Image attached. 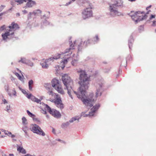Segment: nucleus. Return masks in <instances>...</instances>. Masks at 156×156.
<instances>
[{
  "mask_svg": "<svg viewBox=\"0 0 156 156\" xmlns=\"http://www.w3.org/2000/svg\"><path fill=\"white\" fill-rule=\"evenodd\" d=\"M61 55L58 54V56L55 57V56L53 57H51L49 58V59H48V60H45V61L44 62H41V65L42 66V67L44 69H46L48 67V64H47V62H48V61L49 60H52L53 59H58L60 58V55Z\"/></svg>",
  "mask_w": 156,
  "mask_h": 156,
  "instance_id": "obj_10",
  "label": "nucleus"
},
{
  "mask_svg": "<svg viewBox=\"0 0 156 156\" xmlns=\"http://www.w3.org/2000/svg\"><path fill=\"white\" fill-rule=\"evenodd\" d=\"M34 101L35 102L37 103H41V100L37 98H36Z\"/></svg>",
  "mask_w": 156,
  "mask_h": 156,
  "instance_id": "obj_31",
  "label": "nucleus"
},
{
  "mask_svg": "<svg viewBox=\"0 0 156 156\" xmlns=\"http://www.w3.org/2000/svg\"><path fill=\"white\" fill-rule=\"evenodd\" d=\"M17 151L20 153H22L23 154H26V151L21 146H18L17 148Z\"/></svg>",
  "mask_w": 156,
  "mask_h": 156,
  "instance_id": "obj_17",
  "label": "nucleus"
},
{
  "mask_svg": "<svg viewBox=\"0 0 156 156\" xmlns=\"http://www.w3.org/2000/svg\"><path fill=\"white\" fill-rule=\"evenodd\" d=\"M15 2L18 3L19 4H21L23 3V0H15Z\"/></svg>",
  "mask_w": 156,
  "mask_h": 156,
  "instance_id": "obj_33",
  "label": "nucleus"
},
{
  "mask_svg": "<svg viewBox=\"0 0 156 156\" xmlns=\"http://www.w3.org/2000/svg\"><path fill=\"white\" fill-rule=\"evenodd\" d=\"M90 43V41L89 40H87L86 41H85L84 42V44L85 45V46H86L88 44H89Z\"/></svg>",
  "mask_w": 156,
  "mask_h": 156,
  "instance_id": "obj_29",
  "label": "nucleus"
},
{
  "mask_svg": "<svg viewBox=\"0 0 156 156\" xmlns=\"http://www.w3.org/2000/svg\"><path fill=\"white\" fill-rule=\"evenodd\" d=\"M1 133V132L0 131V134Z\"/></svg>",
  "mask_w": 156,
  "mask_h": 156,
  "instance_id": "obj_54",
  "label": "nucleus"
},
{
  "mask_svg": "<svg viewBox=\"0 0 156 156\" xmlns=\"http://www.w3.org/2000/svg\"><path fill=\"white\" fill-rule=\"evenodd\" d=\"M51 83L52 87L54 88L60 84L58 80L55 78H54L52 80Z\"/></svg>",
  "mask_w": 156,
  "mask_h": 156,
  "instance_id": "obj_15",
  "label": "nucleus"
},
{
  "mask_svg": "<svg viewBox=\"0 0 156 156\" xmlns=\"http://www.w3.org/2000/svg\"><path fill=\"white\" fill-rule=\"evenodd\" d=\"M43 111L44 114H46V112L45 111H44L43 110Z\"/></svg>",
  "mask_w": 156,
  "mask_h": 156,
  "instance_id": "obj_49",
  "label": "nucleus"
},
{
  "mask_svg": "<svg viewBox=\"0 0 156 156\" xmlns=\"http://www.w3.org/2000/svg\"><path fill=\"white\" fill-rule=\"evenodd\" d=\"M113 3L109 6V10L111 13L114 15L119 16L121 15L115 7L123 6V2L122 0H113Z\"/></svg>",
  "mask_w": 156,
  "mask_h": 156,
  "instance_id": "obj_5",
  "label": "nucleus"
},
{
  "mask_svg": "<svg viewBox=\"0 0 156 156\" xmlns=\"http://www.w3.org/2000/svg\"><path fill=\"white\" fill-rule=\"evenodd\" d=\"M155 16H156V15H155L151 14L150 15V16L149 17V20H151L153 19H154L155 18Z\"/></svg>",
  "mask_w": 156,
  "mask_h": 156,
  "instance_id": "obj_32",
  "label": "nucleus"
},
{
  "mask_svg": "<svg viewBox=\"0 0 156 156\" xmlns=\"http://www.w3.org/2000/svg\"><path fill=\"white\" fill-rule=\"evenodd\" d=\"M7 91L8 92V94L10 96H16V93L14 89H13V90H7Z\"/></svg>",
  "mask_w": 156,
  "mask_h": 156,
  "instance_id": "obj_16",
  "label": "nucleus"
},
{
  "mask_svg": "<svg viewBox=\"0 0 156 156\" xmlns=\"http://www.w3.org/2000/svg\"><path fill=\"white\" fill-rule=\"evenodd\" d=\"M152 25L153 26H156V19L153 22Z\"/></svg>",
  "mask_w": 156,
  "mask_h": 156,
  "instance_id": "obj_36",
  "label": "nucleus"
},
{
  "mask_svg": "<svg viewBox=\"0 0 156 156\" xmlns=\"http://www.w3.org/2000/svg\"><path fill=\"white\" fill-rule=\"evenodd\" d=\"M3 101L4 104L7 103V102L6 100L5 99H4V100H3Z\"/></svg>",
  "mask_w": 156,
  "mask_h": 156,
  "instance_id": "obj_40",
  "label": "nucleus"
},
{
  "mask_svg": "<svg viewBox=\"0 0 156 156\" xmlns=\"http://www.w3.org/2000/svg\"><path fill=\"white\" fill-rule=\"evenodd\" d=\"M27 114L29 115V116H30V117H33L34 116H35V115H33L32 113H31L28 110H27Z\"/></svg>",
  "mask_w": 156,
  "mask_h": 156,
  "instance_id": "obj_28",
  "label": "nucleus"
},
{
  "mask_svg": "<svg viewBox=\"0 0 156 156\" xmlns=\"http://www.w3.org/2000/svg\"><path fill=\"white\" fill-rule=\"evenodd\" d=\"M33 84V81L32 80H31L29 81L28 83L29 84V90H32V86Z\"/></svg>",
  "mask_w": 156,
  "mask_h": 156,
  "instance_id": "obj_21",
  "label": "nucleus"
},
{
  "mask_svg": "<svg viewBox=\"0 0 156 156\" xmlns=\"http://www.w3.org/2000/svg\"><path fill=\"white\" fill-rule=\"evenodd\" d=\"M45 86V89L47 92V93L49 95L53 97L55 96L56 99H52L51 101L54 102L56 106L60 109H63L64 108V105L62 103L61 98L58 94L54 93L52 91V89L50 87V85L46 84Z\"/></svg>",
  "mask_w": 156,
  "mask_h": 156,
  "instance_id": "obj_2",
  "label": "nucleus"
},
{
  "mask_svg": "<svg viewBox=\"0 0 156 156\" xmlns=\"http://www.w3.org/2000/svg\"><path fill=\"white\" fill-rule=\"evenodd\" d=\"M95 38L98 41L99 40V38L97 36H95Z\"/></svg>",
  "mask_w": 156,
  "mask_h": 156,
  "instance_id": "obj_42",
  "label": "nucleus"
},
{
  "mask_svg": "<svg viewBox=\"0 0 156 156\" xmlns=\"http://www.w3.org/2000/svg\"><path fill=\"white\" fill-rule=\"evenodd\" d=\"M79 118H78L77 117H75L74 118H73L71 119H70V120H69V122H73L74 121H75L77 120H78Z\"/></svg>",
  "mask_w": 156,
  "mask_h": 156,
  "instance_id": "obj_23",
  "label": "nucleus"
},
{
  "mask_svg": "<svg viewBox=\"0 0 156 156\" xmlns=\"http://www.w3.org/2000/svg\"><path fill=\"white\" fill-rule=\"evenodd\" d=\"M25 156H32L29 154H27V155H25Z\"/></svg>",
  "mask_w": 156,
  "mask_h": 156,
  "instance_id": "obj_46",
  "label": "nucleus"
},
{
  "mask_svg": "<svg viewBox=\"0 0 156 156\" xmlns=\"http://www.w3.org/2000/svg\"><path fill=\"white\" fill-rule=\"evenodd\" d=\"M8 29L9 28H7V27H6V26L5 25H3L2 26H1V27H0V31H3V30H4L5 29Z\"/></svg>",
  "mask_w": 156,
  "mask_h": 156,
  "instance_id": "obj_27",
  "label": "nucleus"
},
{
  "mask_svg": "<svg viewBox=\"0 0 156 156\" xmlns=\"http://www.w3.org/2000/svg\"><path fill=\"white\" fill-rule=\"evenodd\" d=\"M92 8H87L84 9L82 12V16L83 18L85 19L92 16Z\"/></svg>",
  "mask_w": 156,
  "mask_h": 156,
  "instance_id": "obj_9",
  "label": "nucleus"
},
{
  "mask_svg": "<svg viewBox=\"0 0 156 156\" xmlns=\"http://www.w3.org/2000/svg\"><path fill=\"white\" fill-rule=\"evenodd\" d=\"M62 61L61 62V65H63V66H62L61 67L63 69V68H64L65 66L64 65H65V64H66L67 63V59H64L63 60H62Z\"/></svg>",
  "mask_w": 156,
  "mask_h": 156,
  "instance_id": "obj_18",
  "label": "nucleus"
},
{
  "mask_svg": "<svg viewBox=\"0 0 156 156\" xmlns=\"http://www.w3.org/2000/svg\"><path fill=\"white\" fill-rule=\"evenodd\" d=\"M22 122L24 124H27V120L24 117L22 118Z\"/></svg>",
  "mask_w": 156,
  "mask_h": 156,
  "instance_id": "obj_26",
  "label": "nucleus"
},
{
  "mask_svg": "<svg viewBox=\"0 0 156 156\" xmlns=\"http://www.w3.org/2000/svg\"><path fill=\"white\" fill-rule=\"evenodd\" d=\"M102 85V84L101 83V84H97L96 85L97 88L96 91L95 93V97L96 98L100 97L101 95V90Z\"/></svg>",
  "mask_w": 156,
  "mask_h": 156,
  "instance_id": "obj_11",
  "label": "nucleus"
},
{
  "mask_svg": "<svg viewBox=\"0 0 156 156\" xmlns=\"http://www.w3.org/2000/svg\"><path fill=\"white\" fill-rule=\"evenodd\" d=\"M44 108L54 117L57 118L60 117L61 115L59 112L55 109H51L47 105H44Z\"/></svg>",
  "mask_w": 156,
  "mask_h": 156,
  "instance_id": "obj_8",
  "label": "nucleus"
},
{
  "mask_svg": "<svg viewBox=\"0 0 156 156\" xmlns=\"http://www.w3.org/2000/svg\"><path fill=\"white\" fill-rule=\"evenodd\" d=\"M76 0H72V1H70L68 2V5L70 4L71 3H72V2H73L76 1Z\"/></svg>",
  "mask_w": 156,
  "mask_h": 156,
  "instance_id": "obj_41",
  "label": "nucleus"
},
{
  "mask_svg": "<svg viewBox=\"0 0 156 156\" xmlns=\"http://www.w3.org/2000/svg\"><path fill=\"white\" fill-rule=\"evenodd\" d=\"M155 31L156 32V29L155 30Z\"/></svg>",
  "mask_w": 156,
  "mask_h": 156,
  "instance_id": "obj_55",
  "label": "nucleus"
},
{
  "mask_svg": "<svg viewBox=\"0 0 156 156\" xmlns=\"http://www.w3.org/2000/svg\"><path fill=\"white\" fill-rule=\"evenodd\" d=\"M20 15V13H16V16H19Z\"/></svg>",
  "mask_w": 156,
  "mask_h": 156,
  "instance_id": "obj_47",
  "label": "nucleus"
},
{
  "mask_svg": "<svg viewBox=\"0 0 156 156\" xmlns=\"http://www.w3.org/2000/svg\"><path fill=\"white\" fill-rule=\"evenodd\" d=\"M58 141H61V140H60V139H58Z\"/></svg>",
  "mask_w": 156,
  "mask_h": 156,
  "instance_id": "obj_52",
  "label": "nucleus"
},
{
  "mask_svg": "<svg viewBox=\"0 0 156 156\" xmlns=\"http://www.w3.org/2000/svg\"><path fill=\"white\" fill-rule=\"evenodd\" d=\"M33 65V63H32V65H31V66H32Z\"/></svg>",
  "mask_w": 156,
  "mask_h": 156,
  "instance_id": "obj_53",
  "label": "nucleus"
},
{
  "mask_svg": "<svg viewBox=\"0 0 156 156\" xmlns=\"http://www.w3.org/2000/svg\"><path fill=\"white\" fill-rule=\"evenodd\" d=\"M26 96L28 98L30 99L33 101H34L36 98L33 96L31 94H27Z\"/></svg>",
  "mask_w": 156,
  "mask_h": 156,
  "instance_id": "obj_20",
  "label": "nucleus"
},
{
  "mask_svg": "<svg viewBox=\"0 0 156 156\" xmlns=\"http://www.w3.org/2000/svg\"><path fill=\"white\" fill-rule=\"evenodd\" d=\"M28 61L25 58H21V60L19 61V62H21L23 63L27 64Z\"/></svg>",
  "mask_w": 156,
  "mask_h": 156,
  "instance_id": "obj_22",
  "label": "nucleus"
},
{
  "mask_svg": "<svg viewBox=\"0 0 156 156\" xmlns=\"http://www.w3.org/2000/svg\"><path fill=\"white\" fill-rule=\"evenodd\" d=\"M18 77V79L21 81L23 80V79L22 78L21 76L20 75V74L17 73H16L15 74Z\"/></svg>",
  "mask_w": 156,
  "mask_h": 156,
  "instance_id": "obj_25",
  "label": "nucleus"
},
{
  "mask_svg": "<svg viewBox=\"0 0 156 156\" xmlns=\"http://www.w3.org/2000/svg\"><path fill=\"white\" fill-rule=\"evenodd\" d=\"M54 88L58 93L62 94H64L65 92L61 84H59Z\"/></svg>",
  "mask_w": 156,
  "mask_h": 156,
  "instance_id": "obj_13",
  "label": "nucleus"
},
{
  "mask_svg": "<svg viewBox=\"0 0 156 156\" xmlns=\"http://www.w3.org/2000/svg\"><path fill=\"white\" fill-rule=\"evenodd\" d=\"M54 131H55V129H54V128H52V132H53V133H55V132H54Z\"/></svg>",
  "mask_w": 156,
  "mask_h": 156,
  "instance_id": "obj_45",
  "label": "nucleus"
},
{
  "mask_svg": "<svg viewBox=\"0 0 156 156\" xmlns=\"http://www.w3.org/2000/svg\"><path fill=\"white\" fill-rule=\"evenodd\" d=\"M8 134H9L8 135L9 136L11 135L12 137H14V135H12V133L11 132L9 133Z\"/></svg>",
  "mask_w": 156,
  "mask_h": 156,
  "instance_id": "obj_37",
  "label": "nucleus"
},
{
  "mask_svg": "<svg viewBox=\"0 0 156 156\" xmlns=\"http://www.w3.org/2000/svg\"><path fill=\"white\" fill-rule=\"evenodd\" d=\"M30 129L31 131L34 133L43 136L45 135V133L41 128L36 124L31 125Z\"/></svg>",
  "mask_w": 156,
  "mask_h": 156,
  "instance_id": "obj_7",
  "label": "nucleus"
},
{
  "mask_svg": "<svg viewBox=\"0 0 156 156\" xmlns=\"http://www.w3.org/2000/svg\"><path fill=\"white\" fill-rule=\"evenodd\" d=\"M77 72L80 73V81L79 83L80 85L77 92L74 91V93L76 95L78 98H80L83 103L87 106L91 107L93 105L92 102L95 101L93 98V95L92 94H90L87 98H85L86 90L88 89L89 87V82L90 80V76H88L85 72L81 69L77 71Z\"/></svg>",
  "mask_w": 156,
  "mask_h": 156,
  "instance_id": "obj_1",
  "label": "nucleus"
},
{
  "mask_svg": "<svg viewBox=\"0 0 156 156\" xmlns=\"http://www.w3.org/2000/svg\"><path fill=\"white\" fill-rule=\"evenodd\" d=\"M100 107L99 104L94 106L91 109L90 112L88 115L89 116H92L94 115V112L97 111Z\"/></svg>",
  "mask_w": 156,
  "mask_h": 156,
  "instance_id": "obj_12",
  "label": "nucleus"
},
{
  "mask_svg": "<svg viewBox=\"0 0 156 156\" xmlns=\"http://www.w3.org/2000/svg\"><path fill=\"white\" fill-rule=\"evenodd\" d=\"M9 156H14V155L12 154H10L9 155Z\"/></svg>",
  "mask_w": 156,
  "mask_h": 156,
  "instance_id": "obj_48",
  "label": "nucleus"
},
{
  "mask_svg": "<svg viewBox=\"0 0 156 156\" xmlns=\"http://www.w3.org/2000/svg\"><path fill=\"white\" fill-rule=\"evenodd\" d=\"M137 16H135V17H134V18L136 19H137V18H138V17H137Z\"/></svg>",
  "mask_w": 156,
  "mask_h": 156,
  "instance_id": "obj_50",
  "label": "nucleus"
},
{
  "mask_svg": "<svg viewBox=\"0 0 156 156\" xmlns=\"http://www.w3.org/2000/svg\"><path fill=\"white\" fill-rule=\"evenodd\" d=\"M22 91L23 93V94H26V95H27V92H26V91L25 90H22Z\"/></svg>",
  "mask_w": 156,
  "mask_h": 156,
  "instance_id": "obj_39",
  "label": "nucleus"
},
{
  "mask_svg": "<svg viewBox=\"0 0 156 156\" xmlns=\"http://www.w3.org/2000/svg\"><path fill=\"white\" fill-rule=\"evenodd\" d=\"M41 11L39 9H38L35 11H34L33 12L31 13V14H33L35 15H38L41 14Z\"/></svg>",
  "mask_w": 156,
  "mask_h": 156,
  "instance_id": "obj_19",
  "label": "nucleus"
},
{
  "mask_svg": "<svg viewBox=\"0 0 156 156\" xmlns=\"http://www.w3.org/2000/svg\"><path fill=\"white\" fill-rule=\"evenodd\" d=\"M8 28L9 29H7L6 31L2 34V37L4 41H6L7 39H9V37L13 35L14 34L15 31L19 29V27L17 24L13 22L11 25L7 27V28Z\"/></svg>",
  "mask_w": 156,
  "mask_h": 156,
  "instance_id": "obj_3",
  "label": "nucleus"
},
{
  "mask_svg": "<svg viewBox=\"0 0 156 156\" xmlns=\"http://www.w3.org/2000/svg\"><path fill=\"white\" fill-rule=\"evenodd\" d=\"M71 48H69L68 49H67L66 50V51L65 52V53L66 54L68 52H69V54L70 55H71L72 53L71 51Z\"/></svg>",
  "mask_w": 156,
  "mask_h": 156,
  "instance_id": "obj_24",
  "label": "nucleus"
},
{
  "mask_svg": "<svg viewBox=\"0 0 156 156\" xmlns=\"http://www.w3.org/2000/svg\"><path fill=\"white\" fill-rule=\"evenodd\" d=\"M77 62V61L76 60H73V61L72 62V64L73 65H74L75 64H74V62Z\"/></svg>",
  "mask_w": 156,
  "mask_h": 156,
  "instance_id": "obj_38",
  "label": "nucleus"
},
{
  "mask_svg": "<svg viewBox=\"0 0 156 156\" xmlns=\"http://www.w3.org/2000/svg\"><path fill=\"white\" fill-rule=\"evenodd\" d=\"M129 1L131 2H133L136 1V0H128Z\"/></svg>",
  "mask_w": 156,
  "mask_h": 156,
  "instance_id": "obj_44",
  "label": "nucleus"
},
{
  "mask_svg": "<svg viewBox=\"0 0 156 156\" xmlns=\"http://www.w3.org/2000/svg\"><path fill=\"white\" fill-rule=\"evenodd\" d=\"M2 15H3L2 13H0V16H2Z\"/></svg>",
  "mask_w": 156,
  "mask_h": 156,
  "instance_id": "obj_51",
  "label": "nucleus"
},
{
  "mask_svg": "<svg viewBox=\"0 0 156 156\" xmlns=\"http://www.w3.org/2000/svg\"><path fill=\"white\" fill-rule=\"evenodd\" d=\"M75 44V42H74V44H72L70 45V47L69 48H72L71 49V50L72 49H74V44Z\"/></svg>",
  "mask_w": 156,
  "mask_h": 156,
  "instance_id": "obj_35",
  "label": "nucleus"
},
{
  "mask_svg": "<svg viewBox=\"0 0 156 156\" xmlns=\"http://www.w3.org/2000/svg\"><path fill=\"white\" fill-rule=\"evenodd\" d=\"M152 6L151 5H150L149 6L147 7L146 8V9L147 10H148V12H147V14H148L149 12H151V10H149V9H150L151 8V7Z\"/></svg>",
  "mask_w": 156,
  "mask_h": 156,
  "instance_id": "obj_34",
  "label": "nucleus"
},
{
  "mask_svg": "<svg viewBox=\"0 0 156 156\" xmlns=\"http://www.w3.org/2000/svg\"><path fill=\"white\" fill-rule=\"evenodd\" d=\"M129 14L132 19L136 23L146 19L147 17L146 14H145V13L143 12L138 11L134 12V11H133L131 12Z\"/></svg>",
  "mask_w": 156,
  "mask_h": 156,
  "instance_id": "obj_6",
  "label": "nucleus"
},
{
  "mask_svg": "<svg viewBox=\"0 0 156 156\" xmlns=\"http://www.w3.org/2000/svg\"><path fill=\"white\" fill-rule=\"evenodd\" d=\"M34 101L35 102L37 103H41V100L37 98H36Z\"/></svg>",
  "mask_w": 156,
  "mask_h": 156,
  "instance_id": "obj_30",
  "label": "nucleus"
},
{
  "mask_svg": "<svg viewBox=\"0 0 156 156\" xmlns=\"http://www.w3.org/2000/svg\"><path fill=\"white\" fill-rule=\"evenodd\" d=\"M36 4V3L34 1L29 0L26 4V7L28 8L32 7Z\"/></svg>",
  "mask_w": 156,
  "mask_h": 156,
  "instance_id": "obj_14",
  "label": "nucleus"
},
{
  "mask_svg": "<svg viewBox=\"0 0 156 156\" xmlns=\"http://www.w3.org/2000/svg\"><path fill=\"white\" fill-rule=\"evenodd\" d=\"M23 12L24 13H26L27 12V11L25 10L23 11Z\"/></svg>",
  "mask_w": 156,
  "mask_h": 156,
  "instance_id": "obj_43",
  "label": "nucleus"
},
{
  "mask_svg": "<svg viewBox=\"0 0 156 156\" xmlns=\"http://www.w3.org/2000/svg\"><path fill=\"white\" fill-rule=\"evenodd\" d=\"M62 80L63 83L68 90V94L70 97L73 99L71 94V92L73 91L72 86L73 84V81L70 77L67 74H65L62 76Z\"/></svg>",
  "mask_w": 156,
  "mask_h": 156,
  "instance_id": "obj_4",
  "label": "nucleus"
}]
</instances>
